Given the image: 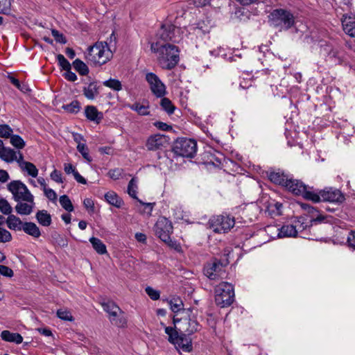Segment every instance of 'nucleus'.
<instances>
[{"label":"nucleus","mask_w":355,"mask_h":355,"mask_svg":"<svg viewBox=\"0 0 355 355\" xmlns=\"http://www.w3.org/2000/svg\"><path fill=\"white\" fill-rule=\"evenodd\" d=\"M151 49L158 53V62L162 69L171 70L179 62V50L174 44L159 45V42L153 43Z\"/></svg>","instance_id":"1"},{"label":"nucleus","mask_w":355,"mask_h":355,"mask_svg":"<svg viewBox=\"0 0 355 355\" xmlns=\"http://www.w3.org/2000/svg\"><path fill=\"white\" fill-rule=\"evenodd\" d=\"M113 53L107 42H97L88 48L86 58L94 64L102 65L107 62Z\"/></svg>","instance_id":"2"},{"label":"nucleus","mask_w":355,"mask_h":355,"mask_svg":"<svg viewBox=\"0 0 355 355\" xmlns=\"http://www.w3.org/2000/svg\"><path fill=\"white\" fill-rule=\"evenodd\" d=\"M286 188L296 196H301L304 198L318 202L320 200V196L313 191V188L305 184L300 180L290 178Z\"/></svg>","instance_id":"3"},{"label":"nucleus","mask_w":355,"mask_h":355,"mask_svg":"<svg viewBox=\"0 0 355 355\" xmlns=\"http://www.w3.org/2000/svg\"><path fill=\"white\" fill-rule=\"evenodd\" d=\"M234 301V290L232 284L220 282L215 288V302L221 308L230 306Z\"/></svg>","instance_id":"4"},{"label":"nucleus","mask_w":355,"mask_h":355,"mask_svg":"<svg viewBox=\"0 0 355 355\" xmlns=\"http://www.w3.org/2000/svg\"><path fill=\"white\" fill-rule=\"evenodd\" d=\"M165 333L168 336V341L173 343L178 349H181L184 352H190L192 351V340L190 335L182 331L180 334L172 327H166Z\"/></svg>","instance_id":"5"},{"label":"nucleus","mask_w":355,"mask_h":355,"mask_svg":"<svg viewBox=\"0 0 355 355\" xmlns=\"http://www.w3.org/2000/svg\"><path fill=\"white\" fill-rule=\"evenodd\" d=\"M272 24L280 30H288L295 24L293 15L285 9H275L270 14Z\"/></svg>","instance_id":"6"},{"label":"nucleus","mask_w":355,"mask_h":355,"mask_svg":"<svg viewBox=\"0 0 355 355\" xmlns=\"http://www.w3.org/2000/svg\"><path fill=\"white\" fill-rule=\"evenodd\" d=\"M154 232L162 241L167 243L172 248H175L176 242L173 241L171 238V234L173 232V226L166 218H159L156 222L154 227Z\"/></svg>","instance_id":"7"},{"label":"nucleus","mask_w":355,"mask_h":355,"mask_svg":"<svg viewBox=\"0 0 355 355\" xmlns=\"http://www.w3.org/2000/svg\"><path fill=\"white\" fill-rule=\"evenodd\" d=\"M173 151L178 156L193 157L197 151V143L194 139L178 138L173 144Z\"/></svg>","instance_id":"8"},{"label":"nucleus","mask_w":355,"mask_h":355,"mask_svg":"<svg viewBox=\"0 0 355 355\" xmlns=\"http://www.w3.org/2000/svg\"><path fill=\"white\" fill-rule=\"evenodd\" d=\"M8 189L13 196L15 201L33 202L34 196L27 187L19 180H13L7 185Z\"/></svg>","instance_id":"9"},{"label":"nucleus","mask_w":355,"mask_h":355,"mask_svg":"<svg viewBox=\"0 0 355 355\" xmlns=\"http://www.w3.org/2000/svg\"><path fill=\"white\" fill-rule=\"evenodd\" d=\"M209 224L214 232L226 233L234 227L235 220L228 215H218L211 217Z\"/></svg>","instance_id":"10"},{"label":"nucleus","mask_w":355,"mask_h":355,"mask_svg":"<svg viewBox=\"0 0 355 355\" xmlns=\"http://www.w3.org/2000/svg\"><path fill=\"white\" fill-rule=\"evenodd\" d=\"M146 80L150 86L152 93L157 98H162L166 94V86L154 73L148 72L146 74Z\"/></svg>","instance_id":"11"},{"label":"nucleus","mask_w":355,"mask_h":355,"mask_svg":"<svg viewBox=\"0 0 355 355\" xmlns=\"http://www.w3.org/2000/svg\"><path fill=\"white\" fill-rule=\"evenodd\" d=\"M179 33V28L173 24L166 23L161 26L157 33V36L164 42H178L180 40Z\"/></svg>","instance_id":"12"},{"label":"nucleus","mask_w":355,"mask_h":355,"mask_svg":"<svg viewBox=\"0 0 355 355\" xmlns=\"http://www.w3.org/2000/svg\"><path fill=\"white\" fill-rule=\"evenodd\" d=\"M223 265L221 261L215 259L212 262L208 263L204 268V274L211 280H216L222 278L224 274Z\"/></svg>","instance_id":"13"},{"label":"nucleus","mask_w":355,"mask_h":355,"mask_svg":"<svg viewBox=\"0 0 355 355\" xmlns=\"http://www.w3.org/2000/svg\"><path fill=\"white\" fill-rule=\"evenodd\" d=\"M316 193L320 197V202L341 203L345 200L344 195L337 189L326 188Z\"/></svg>","instance_id":"14"},{"label":"nucleus","mask_w":355,"mask_h":355,"mask_svg":"<svg viewBox=\"0 0 355 355\" xmlns=\"http://www.w3.org/2000/svg\"><path fill=\"white\" fill-rule=\"evenodd\" d=\"M168 138L164 135L156 134L151 135L146 141V148L148 150H157L166 146Z\"/></svg>","instance_id":"15"},{"label":"nucleus","mask_w":355,"mask_h":355,"mask_svg":"<svg viewBox=\"0 0 355 355\" xmlns=\"http://www.w3.org/2000/svg\"><path fill=\"white\" fill-rule=\"evenodd\" d=\"M267 232H272L273 230L277 232V237H295L297 236V230L292 225H283L281 228L274 226H267L266 228Z\"/></svg>","instance_id":"16"},{"label":"nucleus","mask_w":355,"mask_h":355,"mask_svg":"<svg viewBox=\"0 0 355 355\" xmlns=\"http://www.w3.org/2000/svg\"><path fill=\"white\" fill-rule=\"evenodd\" d=\"M268 177L272 182L285 187L291 178L288 175L284 173L279 169L270 171L268 174Z\"/></svg>","instance_id":"17"},{"label":"nucleus","mask_w":355,"mask_h":355,"mask_svg":"<svg viewBox=\"0 0 355 355\" xmlns=\"http://www.w3.org/2000/svg\"><path fill=\"white\" fill-rule=\"evenodd\" d=\"M181 326L180 327V331H182L188 335H191L193 333L198 331L199 324L198 322L194 320L191 318H184L181 319Z\"/></svg>","instance_id":"18"},{"label":"nucleus","mask_w":355,"mask_h":355,"mask_svg":"<svg viewBox=\"0 0 355 355\" xmlns=\"http://www.w3.org/2000/svg\"><path fill=\"white\" fill-rule=\"evenodd\" d=\"M85 116L90 121L99 124L103 119V114L94 105H87L85 108Z\"/></svg>","instance_id":"19"},{"label":"nucleus","mask_w":355,"mask_h":355,"mask_svg":"<svg viewBox=\"0 0 355 355\" xmlns=\"http://www.w3.org/2000/svg\"><path fill=\"white\" fill-rule=\"evenodd\" d=\"M344 32L351 37H355V17L345 15L342 18Z\"/></svg>","instance_id":"20"},{"label":"nucleus","mask_w":355,"mask_h":355,"mask_svg":"<svg viewBox=\"0 0 355 355\" xmlns=\"http://www.w3.org/2000/svg\"><path fill=\"white\" fill-rule=\"evenodd\" d=\"M19 159L17 162L19 166L24 171H26L28 174L33 178H36L38 174V170L36 166L31 162L24 161V157L21 153L19 152Z\"/></svg>","instance_id":"21"},{"label":"nucleus","mask_w":355,"mask_h":355,"mask_svg":"<svg viewBox=\"0 0 355 355\" xmlns=\"http://www.w3.org/2000/svg\"><path fill=\"white\" fill-rule=\"evenodd\" d=\"M24 201H19L15 206V210L17 214L20 215H29L32 213L33 207L35 206L34 199L33 202H23Z\"/></svg>","instance_id":"22"},{"label":"nucleus","mask_w":355,"mask_h":355,"mask_svg":"<svg viewBox=\"0 0 355 355\" xmlns=\"http://www.w3.org/2000/svg\"><path fill=\"white\" fill-rule=\"evenodd\" d=\"M1 339L10 343L20 344L23 342V337L19 333H12L8 330L1 331Z\"/></svg>","instance_id":"23"},{"label":"nucleus","mask_w":355,"mask_h":355,"mask_svg":"<svg viewBox=\"0 0 355 355\" xmlns=\"http://www.w3.org/2000/svg\"><path fill=\"white\" fill-rule=\"evenodd\" d=\"M24 223L19 217L10 214L6 219V224L9 229L15 231H20L23 229Z\"/></svg>","instance_id":"24"},{"label":"nucleus","mask_w":355,"mask_h":355,"mask_svg":"<svg viewBox=\"0 0 355 355\" xmlns=\"http://www.w3.org/2000/svg\"><path fill=\"white\" fill-rule=\"evenodd\" d=\"M18 159L17 152L10 148L3 146V144L1 141V159L6 162H12L13 161L17 162Z\"/></svg>","instance_id":"25"},{"label":"nucleus","mask_w":355,"mask_h":355,"mask_svg":"<svg viewBox=\"0 0 355 355\" xmlns=\"http://www.w3.org/2000/svg\"><path fill=\"white\" fill-rule=\"evenodd\" d=\"M22 230L27 234L34 237L38 238L41 235L40 230L35 223L33 222H26L24 223Z\"/></svg>","instance_id":"26"},{"label":"nucleus","mask_w":355,"mask_h":355,"mask_svg":"<svg viewBox=\"0 0 355 355\" xmlns=\"http://www.w3.org/2000/svg\"><path fill=\"white\" fill-rule=\"evenodd\" d=\"M105 198L109 204L117 208H120L123 204V200L115 192L112 191L105 194Z\"/></svg>","instance_id":"27"},{"label":"nucleus","mask_w":355,"mask_h":355,"mask_svg":"<svg viewBox=\"0 0 355 355\" xmlns=\"http://www.w3.org/2000/svg\"><path fill=\"white\" fill-rule=\"evenodd\" d=\"M35 218L42 226L48 227L51 224V216L46 210H40L36 213Z\"/></svg>","instance_id":"28"},{"label":"nucleus","mask_w":355,"mask_h":355,"mask_svg":"<svg viewBox=\"0 0 355 355\" xmlns=\"http://www.w3.org/2000/svg\"><path fill=\"white\" fill-rule=\"evenodd\" d=\"M109 320L112 324L119 327H124L127 323L124 313L121 310L120 313H116V316H109Z\"/></svg>","instance_id":"29"},{"label":"nucleus","mask_w":355,"mask_h":355,"mask_svg":"<svg viewBox=\"0 0 355 355\" xmlns=\"http://www.w3.org/2000/svg\"><path fill=\"white\" fill-rule=\"evenodd\" d=\"M89 241L92 245L94 249L100 254H104L107 253V249L105 245L98 238L92 237L89 239Z\"/></svg>","instance_id":"30"},{"label":"nucleus","mask_w":355,"mask_h":355,"mask_svg":"<svg viewBox=\"0 0 355 355\" xmlns=\"http://www.w3.org/2000/svg\"><path fill=\"white\" fill-rule=\"evenodd\" d=\"M83 94L87 98L93 100L98 94L96 85L94 83H92L87 87H84Z\"/></svg>","instance_id":"31"},{"label":"nucleus","mask_w":355,"mask_h":355,"mask_svg":"<svg viewBox=\"0 0 355 355\" xmlns=\"http://www.w3.org/2000/svg\"><path fill=\"white\" fill-rule=\"evenodd\" d=\"M103 310L107 312L109 316H116V313H121V309L112 302L103 303Z\"/></svg>","instance_id":"32"},{"label":"nucleus","mask_w":355,"mask_h":355,"mask_svg":"<svg viewBox=\"0 0 355 355\" xmlns=\"http://www.w3.org/2000/svg\"><path fill=\"white\" fill-rule=\"evenodd\" d=\"M211 26L206 24L205 21L198 22L195 27H193V33L199 36L209 33Z\"/></svg>","instance_id":"33"},{"label":"nucleus","mask_w":355,"mask_h":355,"mask_svg":"<svg viewBox=\"0 0 355 355\" xmlns=\"http://www.w3.org/2000/svg\"><path fill=\"white\" fill-rule=\"evenodd\" d=\"M73 67L80 75L85 76L89 73L88 67L80 59H76L73 62Z\"/></svg>","instance_id":"34"},{"label":"nucleus","mask_w":355,"mask_h":355,"mask_svg":"<svg viewBox=\"0 0 355 355\" xmlns=\"http://www.w3.org/2000/svg\"><path fill=\"white\" fill-rule=\"evenodd\" d=\"M324 50L328 53V56L330 58H336L338 60V63H341V59L339 56L340 49L339 46H330L329 44H325Z\"/></svg>","instance_id":"35"},{"label":"nucleus","mask_w":355,"mask_h":355,"mask_svg":"<svg viewBox=\"0 0 355 355\" xmlns=\"http://www.w3.org/2000/svg\"><path fill=\"white\" fill-rule=\"evenodd\" d=\"M160 105L168 114H172L175 110V105L168 98H162L160 102Z\"/></svg>","instance_id":"36"},{"label":"nucleus","mask_w":355,"mask_h":355,"mask_svg":"<svg viewBox=\"0 0 355 355\" xmlns=\"http://www.w3.org/2000/svg\"><path fill=\"white\" fill-rule=\"evenodd\" d=\"M62 108L69 113L76 114L80 111V105L78 101H73L69 104L63 105Z\"/></svg>","instance_id":"37"},{"label":"nucleus","mask_w":355,"mask_h":355,"mask_svg":"<svg viewBox=\"0 0 355 355\" xmlns=\"http://www.w3.org/2000/svg\"><path fill=\"white\" fill-rule=\"evenodd\" d=\"M60 204L63 209L69 212H71L73 211V206L69 196L67 195H63L60 197Z\"/></svg>","instance_id":"38"},{"label":"nucleus","mask_w":355,"mask_h":355,"mask_svg":"<svg viewBox=\"0 0 355 355\" xmlns=\"http://www.w3.org/2000/svg\"><path fill=\"white\" fill-rule=\"evenodd\" d=\"M137 180L135 178H132L128 185V193L134 199H137Z\"/></svg>","instance_id":"39"},{"label":"nucleus","mask_w":355,"mask_h":355,"mask_svg":"<svg viewBox=\"0 0 355 355\" xmlns=\"http://www.w3.org/2000/svg\"><path fill=\"white\" fill-rule=\"evenodd\" d=\"M10 142L15 148L17 149H22L24 148L26 144L24 139L17 135H13L10 138Z\"/></svg>","instance_id":"40"},{"label":"nucleus","mask_w":355,"mask_h":355,"mask_svg":"<svg viewBox=\"0 0 355 355\" xmlns=\"http://www.w3.org/2000/svg\"><path fill=\"white\" fill-rule=\"evenodd\" d=\"M132 110L137 112L139 114L146 116L149 114L148 107L135 103L130 106Z\"/></svg>","instance_id":"41"},{"label":"nucleus","mask_w":355,"mask_h":355,"mask_svg":"<svg viewBox=\"0 0 355 355\" xmlns=\"http://www.w3.org/2000/svg\"><path fill=\"white\" fill-rule=\"evenodd\" d=\"M103 85L115 91H120L122 89L121 82L116 79H110L103 82Z\"/></svg>","instance_id":"42"},{"label":"nucleus","mask_w":355,"mask_h":355,"mask_svg":"<svg viewBox=\"0 0 355 355\" xmlns=\"http://www.w3.org/2000/svg\"><path fill=\"white\" fill-rule=\"evenodd\" d=\"M77 150L82 155L84 159L88 162L92 161V158L89 154V150L85 144H79L77 145Z\"/></svg>","instance_id":"43"},{"label":"nucleus","mask_w":355,"mask_h":355,"mask_svg":"<svg viewBox=\"0 0 355 355\" xmlns=\"http://www.w3.org/2000/svg\"><path fill=\"white\" fill-rule=\"evenodd\" d=\"M57 60L60 67L64 71L67 69H71V66L69 62L64 58V56L62 54H58L57 55Z\"/></svg>","instance_id":"44"},{"label":"nucleus","mask_w":355,"mask_h":355,"mask_svg":"<svg viewBox=\"0 0 355 355\" xmlns=\"http://www.w3.org/2000/svg\"><path fill=\"white\" fill-rule=\"evenodd\" d=\"M171 309L174 313L180 311L183 306L182 302L180 299H173L169 302Z\"/></svg>","instance_id":"45"},{"label":"nucleus","mask_w":355,"mask_h":355,"mask_svg":"<svg viewBox=\"0 0 355 355\" xmlns=\"http://www.w3.org/2000/svg\"><path fill=\"white\" fill-rule=\"evenodd\" d=\"M57 316L65 321H72L73 320V316L71 315L70 311L65 309H59L57 311Z\"/></svg>","instance_id":"46"},{"label":"nucleus","mask_w":355,"mask_h":355,"mask_svg":"<svg viewBox=\"0 0 355 355\" xmlns=\"http://www.w3.org/2000/svg\"><path fill=\"white\" fill-rule=\"evenodd\" d=\"M304 220L303 217H300L294 221L293 226L295 227L297 233L304 230L308 226L307 223H304Z\"/></svg>","instance_id":"47"},{"label":"nucleus","mask_w":355,"mask_h":355,"mask_svg":"<svg viewBox=\"0 0 355 355\" xmlns=\"http://www.w3.org/2000/svg\"><path fill=\"white\" fill-rule=\"evenodd\" d=\"M12 129L6 124H1V138H10L13 135Z\"/></svg>","instance_id":"48"},{"label":"nucleus","mask_w":355,"mask_h":355,"mask_svg":"<svg viewBox=\"0 0 355 355\" xmlns=\"http://www.w3.org/2000/svg\"><path fill=\"white\" fill-rule=\"evenodd\" d=\"M51 34L53 37L55 38V40L60 44H66L67 40L62 33H60L58 31L55 29L51 30Z\"/></svg>","instance_id":"49"},{"label":"nucleus","mask_w":355,"mask_h":355,"mask_svg":"<svg viewBox=\"0 0 355 355\" xmlns=\"http://www.w3.org/2000/svg\"><path fill=\"white\" fill-rule=\"evenodd\" d=\"M12 211V208L8 202L1 198V213L6 215H10Z\"/></svg>","instance_id":"50"},{"label":"nucleus","mask_w":355,"mask_h":355,"mask_svg":"<svg viewBox=\"0 0 355 355\" xmlns=\"http://www.w3.org/2000/svg\"><path fill=\"white\" fill-rule=\"evenodd\" d=\"M146 293L148 294V295L153 300H157L159 298V292L157 290H155L150 286H147L145 289Z\"/></svg>","instance_id":"51"},{"label":"nucleus","mask_w":355,"mask_h":355,"mask_svg":"<svg viewBox=\"0 0 355 355\" xmlns=\"http://www.w3.org/2000/svg\"><path fill=\"white\" fill-rule=\"evenodd\" d=\"M12 0H1V14L9 15L10 13V8Z\"/></svg>","instance_id":"52"},{"label":"nucleus","mask_w":355,"mask_h":355,"mask_svg":"<svg viewBox=\"0 0 355 355\" xmlns=\"http://www.w3.org/2000/svg\"><path fill=\"white\" fill-rule=\"evenodd\" d=\"M44 193L46 197L50 200L53 202H55L57 200V194L52 189L44 188Z\"/></svg>","instance_id":"53"},{"label":"nucleus","mask_w":355,"mask_h":355,"mask_svg":"<svg viewBox=\"0 0 355 355\" xmlns=\"http://www.w3.org/2000/svg\"><path fill=\"white\" fill-rule=\"evenodd\" d=\"M50 177L51 178L58 182V183H62L63 182V180H62V173L60 171L56 170V169H54L51 175H50Z\"/></svg>","instance_id":"54"},{"label":"nucleus","mask_w":355,"mask_h":355,"mask_svg":"<svg viewBox=\"0 0 355 355\" xmlns=\"http://www.w3.org/2000/svg\"><path fill=\"white\" fill-rule=\"evenodd\" d=\"M64 76L67 80L71 82H74L77 80V76L71 69L66 70Z\"/></svg>","instance_id":"55"},{"label":"nucleus","mask_w":355,"mask_h":355,"mask_svg":"<svg viewBox=\"0 0 355 355\" xmlns=\"http://www.w3.org/2000/svg\"><path fill=\"white\" fill-rule=\"evenodd\" d=\"M12 239L10 232L1 228V243L8 242Z\"/></svg>","instance_id":"56"},{"label":"nucleus","mask_w":355,"mask_h":355,"mask_svg":"<svg viewBox=\"0 0 355 355\" xmlns=\"http://www.w3.org/2000/svg\"><path fill=\"white\" fill-rule=\"evenodd\" d=\"M14 275V272L11 268L8 266L1 265V275L12 277Z\"/></svg>","instance_id":"57"},{"label":"nucleus","mask_w":355,"mask_h":355,"mask_svg":"<svg viewBox=\"0 0 355 355\" xmlns=\"http://www.w3.org/2000/svg\"><path fill=\"white\" fill-rule=\"evenodd\" d=\"M154 125L161 130L167 131L172 129V127L164 122L157 121L154 123Z\"/></svg>","instance_id":"58"},{"label":"nucleus","mask_w":355,"mask_h":355,"mask_svg":"<svg viewBox=\"0 0 355 355\" xmlns=\"http://www.w3.org/2000/svg\"><path fill=\"white\" fill-rule=\"evenodd\" d=\"M347 243L349 245L354 249H355V232L352 231L348 237H347Z\"/></svg>","instance_id":"59"},{"label":"nucleus","mask_w":355,"mask_h":355,"mask_svg":"<svg viewBox=\"0 0 355 355\" xmlns=\"http://www.w3.org/2000/svg\"><path fill=\"white\" fill-rule=\"evenodd\" d=\"M108 175L110 178L113 180H118L119 177L121 176V172L120 170L116 168L114 170H110L108 172Z\"/></svg>","instance_id":"60"},{"label":"nucleus","mask_w":355,"mask_h":355,"mask_svg":"<svg viewBox=\"0 0 355 355\" xmlns=\"http://www.w3.org/2000/svg\"><path fill=\"white\" fill-rule=\"evenodd\" d=\"M83 205L87 209L92 211L94 210V204L91 198H85L83 201Z\"/></svg>","instance_id":"61"},{"label":"nucleus","mask_w":355,"mask_h":355,"mask_svg":"<svg viewBox=\"0 0 355 355\" xmlns=\"http://www.w3.org/2000/svg\"><path fill=\"white\" fill-rule=\"evenodd\" d=\"M64 170L67 174H73L76 171V168L71 164H64Z\"/></svg>","instance_id":"62"},{"label":"nucleus","mask_w":355,"mask_h":355,"mask_svg":"<svg viewBox=\"0 0 355 355\" xmlns=\"http://www.w3.org/2000/svg\"><path fill=\"white\" fill-rule=\"evenodd\" d=\"M73 175L78 182L83 184L87 183L86 180L77 171L73 174Z\"/></svg>","instance_id":"63"},{"label":"nucleus","mask_w":355,"mask_h":355,"mask_svg":"<svg viewBox=\"0 0 355 355\" xmlns=\"http://www.w3.org/2000/svg\"><path fill=\"white\" fill-rule=\"evenodd\" d=\"M135 239H137V241H139L140 243H144L146 241V236L143 233H140V232L136 233Z\"/></svg>","instance_id":"64"}]
</instances>
